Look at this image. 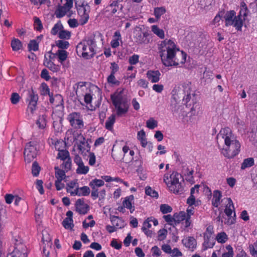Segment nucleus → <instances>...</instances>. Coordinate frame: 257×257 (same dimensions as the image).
<instances>
[{"label": "nucleus", "mask_w": 257, "mask_h": 257, "mask_svg": "<svg viewBox=\"0 0 257 257\" xmlns=\"http://www.w3.org/2000/svg\"><path fill=\"white\" fill-rule=\"evenodd\" d=\"M173 100L171 106L173 111L178 112L181 109L182 105L186 107L192 106L191 112L195 114L198 105L196 103L195 93L192 89L191 82L186 81L176 87L173 91Z\"/></svg>", "instance_id": "nucleus-1"}, {"label": "nucleus", "mask_w": 257, "mask_h": 257, "mask_svg": "<svg viewBox=\"0 0 257 257\" xmlns=\"http://www.w3.org/2000/svg\"><path fill=\"white\" fill-rule=\"evenodd\" d=\"M216 139L220 153L224 157L233 159L239 153L241 144L230 128H221Z\"/></svg>", "instance_id": "nucleus-2"}, {"label": "nucleus", "mask_w": 257, "mask_h": 257, "mask_svg": "<svg viewBox=\"0 0 257 257\" xmlns=\"http://www.w3.org/2000/svg\"><path fill=\"white\" fill-rule=\"evenodd\" d=\"M160 56L163 64L166 66L169 65V61L171 60L175 52L179 49L176 47L174 42L171 40L165 39L159 45Z\"/></svg>", "instance_id": "nucleus-3"}, {"label": "nucleus", "mask_w": 257, "mask_h": 257, "mask_svg": "<svg viewBox=\"0 0 257 257\" xmlns=\"http://www.w3.org/2000/svg\"><path fill=\"white\" fill-rule=\"evenodd\" d=\"M95 36H90L87 40L78 44L76 47L77 52L81 53L82 56L86 59L92 57L95 54L94 48L96 46Z\"/></svg>", "instance_id": "nucleus-4"}, {"label": "nucleus", "mask_w": 257, "mask_h": 257, "mask_svg": "<svg viewBox=\"0 0 257 257\" xmlns=\"http://www.w3.org/2000/svg\"><path fill=\"white\" fill-rule=\"evenodd\" d=\"M111 99L116 109L117 115L121 116L127 112L129 103L126 95L123 94L122 91L112 94Z\"/></svg>", "instance_id": "nucleus-5"}, {"label": "nucleus", "mask_w": 257, "mask_h": 257, "mask_svg": "<svg viewBox=\"0 0 257 257\" xmlns=\"http://www.w3.org/2000/svg\"><path fill=\"white\" fill-rule=\"evenodd\" d=\"M236 13L234 11L226 12L224 16L225 22V26H233L238 31H241L243 25V20L240 18V16H235Z\"/></svg>", "instance_id": "nucleus-6"}, {"label": "nucleus", "mask_w": 257, "mask_h": 257, "mask_svg": "<svg viewBox=\"0 0 257 257\" xmlns=\"http://www.w3.org/2000/svg\"><path fill=\"white\" fill-rule=\"evenodd\" d=\"M75 6L77 9L78 14L80 17V21L81 24H85L89 19V6L84 2L79 3L78 1H76L75 3Z\"/></svg>", "instance_id": "nucleus-7"}, {"label": "nucleus", "mask_w": 257, "mask_h": 257, "mask_svg": "<svg viewBox=\"0 0 257 257\" xmlns=\"http://www.w3.org/2000/svg\"><path fill=\"white\" fill-rule=\"evenodd\" d=\"M65 3L63 6L59 4L57 9L55 11V15L57 18H61L68 14V16L70 17L72 15L71 11L73 7V0H64Z\"/></svg>", "instance_id": "nucleus-8"}, {"label": "nucleus", "mask_w": 257, "mask_h": 257, "mask_svg": "<svg viewBox=\"0 0 257 257\" xmlns=\"http://www.w3.org/2000/svg\"><path fill=\"white\" fill-rule=\"evenodd\" d=\"M28 250L26 246L20 240L16 239L15 248L7 257H27Z\"/></svg>", "instance_id": "nucleus-9"}, {"label": "nucleus", "mask_w": 257, "mask_h": 257, "mask_svg": "<svg viewBox=\"0 0 257 257\" xmlns=\"http://www.w3.org/2000/svg\"><path fill=\"white\" fill-rule=\"evenodd\" d=\"M25 161L27 163L31 162L37 155V147L34 143H28L24 152Z\"/></svg>", "instance_id": "nucleus-10"}, {"label": "nucleus", "mask_w": 257, "mask_h": 257, "mask_svg": "<svg viewBox=\"0 0 257 257\" xmlns=\"http://www.w3.org/2000/svg\"><path fill=\"white\" fill-rule=\"evenodd\" d=\"M67 119L71 125L75 129H81L84 127L83 121L79 113L74 112L69 114Z\"/></svg>", "instance_id": "nucleus-11"}, {"label": "nucleus", "mask_w": 257, "mask_h": 257, "mask_svg": "<svg viewBox=\"0 0 257 257\" xmlns=\"http://www.w3.org/2000/svg\"><path fill=\"white\" fill-rule=\"evenodd\" d=\"M27 100L29 101L27 112L28 114L30 115L33 114L34 110L36 109L38 100V95L35 94L32 88L29 90V97Z\"/></svg>", "instance_id": "nucleus-12"}, {"label": "nucleus", "mask_w": 257, "mask_h": 257, "mask_svg": "<svg viewBox=\"0 0 257 257\" xmlns=\"http://www.w3.org/2000/svg\"><path fill=\"white\" fill-rule=\"evenodd\" d=\"M228 204L224 209V213L227 216L228 219L225 223L231 225L234 223L235 221V213L234 212L233 216H232V211L234 209L233 203L230 198H227Z\"/></svg>", "instance_id": "nucleus-13"}, {"label": "nucleus", "mask_w": 257, "mask_h": 257, "mask_svg": "<svg viewBox=\"0 0 257 257\" xmlns=\"http://www.w3.org/2000/svg\"><path fill=\"white\" fill-rule=\"evenodd\" d=\"M186 54L183 51L180 52H175L174 54V56H172V58L169 61L170 63L168 65L165 66H178L179 64H183L186 61Z\"/></svg>", "instance_id": "nucleus-14"}, {"label": "nucleus", "mask_w": 257, "mask_h": 257, "mask_svg": "<svg viewBox=\"0 0 257 257\" xmlns=\"http://www.w3.org/2000/svg\"><path fill=\"white\" fill-rule=\"evenodd\" d=\"M135 34V41L137 44H143L149 43V40L148 38L149 33L148 32H143L141 30H139L136 31Z\"/></svg>", "instance_id": "nucleus-15"}, {"label": "nucleus", "mask_w": 257, "mask_h": 257, "mask_svg": "<svg viewBox=\"0 0 257 257\" xmlns=\"http://www.w3.org/2000/svg\"><path fill=\"white\" fill-rule=\"evenodd\" d=\"M76 209L80 214H85L89 210V206L85 204L83 199H78L75 203Z\"/></svg>", "instance_id": "nucleus-16"}, {"label": "nucleus", "mask_w": 257, "mask_h": 257, "mask_svg": "<svg viewBox=\"0 0 257 257\" xmlns=\"http://www.w3.org/2000/svg\"><path fill=\"white\" fill-rule=\"evenodd\" d=\"M67 192L70 193L71 195L87 196L89 194L90 190L88 187L83 186L80 188L77 187L74 191H71L67 188Z\"/></svg>", "instance_id": "nucleus-17"}, {"label": "nucleus", "mask_w": 257, "mask_h": 257, "mask_svg": "<svg viewBox=\"0 0 257 257\" xmlns=\"http://www.w3.org/2000/svg\"><path fill=\"white\" fill-rule=\"evenodd\" d=\"M183 182H180L174 185L168 184L170 191L175 194H181L184 192Z\"/></svg>", "instance_id": "nucleus-18"}, {"label": "nucleus", "mask_w": 257, "mask_h": 257, "mask_svg": "<svg viewBox=\"0 0 257 257\" xmlns=\"http://www.w3.org/2000/svg\"><path fill=\"white\" fill-rule=\"evenodd\" d=\"M160 72L158 70H149L147 73L148 78L152 82L156 83L159 81Z\"/></svg>", "instance_id": "nucleus-19"}, {"label": "nucleus", "mask_w": 257, "mask_h": 257, "mask_svg": "<svg viewBox=\"0 0 257 257\" xmlns=\"http://www.w3.org/2000/svg\"><path fill=\"white\" fill-rule=\"evenodd\" d=\"M222 197V193L221 191L215 190L213 191V198L212 199V204L215 207H218L221 203V198Z\"/></svg>", "instance_id": "nucleus-20"}, {"label": "nucleus", "mask_w": 257, "mask_h": 257, "mask_svg": "<svg viewBox=\"0 0 257 257\" xmlns=\"http://www.w3.org/2000/svg\"><path fill=\"white\" fill-rule=\"evenodd\" d=\"M170 183L169 185H174L180 182H183L182 175L176 172H173L170 176Z\"/></svg>", "instance_id": "nucleus-21"}, {"label": "nucleus", "mask_w": 257, "mask_h": 257, "mask_svg": "<svg viewBox=\"0 0 257 257\" xmlns=\"http://www.w3.org/2000/svg\"><path fill=\"white\" fill-rule=\"evenodd\" d=\"M182 243L187 248L194 249L196 246V241L193 237H188L182 240Z\"/></svg>", "instance_id": "nucleus-22"}, {"label": "nucleus", "mask_w": 257, "mask_h": 257, "mask_svg": "<svg viewBox=\"0 0 257 257\" xmlns=\"http://www.w3.org/2000/svg\"><path fill=\"white\" fill-rule=\"evenodd\" d=\"M110 220L112 225L116 228H121L124 226V221L117 216H113L110 217Z\"/></svg>", "instance_id": "nucleus-23"}, {"label": "nucleus", "mask_w": 257, "mask_h": 257, "mask_svg": "<svg viewBox=\"0 0 257 257\" xmlns=\"http://www.w3.org/2000/svg\"><path fill=\"white\" fill-rule=\"evenodd\" d=\"M75 140L78 144V149L83 152L85 150V148L83 146L86 143L85 139L81 134H77V138H75Z\"/></svg>", "instance_id": "nucleus-24"}, {"label": "nucleus", "mask_w": 257, "mask_h": 257, "mask_svg": "<svg viewBox=\"0 0 257 257\" xmlns=\"http://www.w3.org/2000/svg\"><path fill=\"white\" fill-rule=\"evenodd\" d=\"M134 197L133 195L127 196L125 198L124 200L122 202L123 206L130 209L131 212L132 213L135 209L134 207H133L132 201L134 200Z\"/></svg>", "instance_id": "nucleus-25"}, {"label": "nucleus", "mask_w": 257, "mask_h": 257, "mask_svg": "<svg viewBox=\"0 0 257 257\" xmlns=\"http://www.w3.org/2000/svg\"><path fill=\"white\" fill-rule=\"evenodd\" d=\"M115 116L114 114H111L106 120L105 122V128L111 131L113 129V125L115 122Z\"/></svg>", "instance_id": "nucleus-26"}, {"label": "nucleus", "mask_w": 257, "mask_h": 257, "mask_svg": "<svg viewBox=\"0 0 257 257\" xmlns=\"http://www.w3.org/2000/svg\"><path fill=\"white\" fill-rule=\"evenodd\" d=\"M49 100L50 102L56 106H59L62 101V98L61 95L56 94L54 96H50V94H49Z\"/></svg>", "instance_id": "nucleus-27"}, {"label": "nucleus", "mask_w": 257, "mask_h": 257, "mask_svg": "<svg viewBox=\"0 0 257 257\" xmlns=\"http://www.w3.org/2000/svg\"><path fill=\"white\" fill-rule=\"evenodd\" d=\"M254 164V160L252 158H248L243 160L241 166V169L244 170L253 166Z\"/></svg>", "instance_id": "nucleus-28"}, {"label": "nucleus", "mask_w": 257, "mask_h": 257, "mask_svg": "<svg viewBox=\"0 0 257 257\" xmlns=\"http://www.w3.org/2000/svg\"><path fill=\"white\" fill-rule=\"evenodd\" d=\"M52 144L54 145L55 149L58 152L64 150L66 146V143L61 139L58 140L55 142H52Z\"/></svg>", "instance_id": "nucleus-29"}, {"label": "nucleus", "mask_w": 257, "mask_h": 257, "mask_svg": "<svg viewBox=\"0 0 257 257\" xmlns=\"http://www.w3.org/2000/svg\"><path fill=\"white\" fill-rule=\"evenodd\" d=\"M47 116L45 115H43L42 116H40L39 119L37 121V124L38 125L39 127L40 128H44L47 125Z\"/></svg>", "instance_id": "nucleus-30"}, {"label": "nucleus", "mask_w": 257, "mask_h": 257, "mask_svg": "<svg viewBox=\"0 0 257 257\" xmlns=\"http://www.w3.org/2000/svg\"><path fill=\"white\" fill-rule=\"evenodd\" d=\"M152 31L160 38H164L165 35L164 31L160 29L157 25L152 26Z\"/></svg>", "instance_id": "nucleus-31"}, {"label": "nucleus", "mask_w": 257, "mask_h": 257, "mask_svg": "<svg viewBox=\"0 0 257 257\" xmlns=\"http://www.w3.org/2000/svg\"><path fill=\"white\" fill-rule=\"evenodd\" d=\"M57 158L63 161L66 160L67 159H68V158H71L68 151H67L66 149H64L63 150L60 151V152H58Z\"/></svg>", "instance_id": "nucleus-32"}, {"label": "nucleus", "mask_w": 257, "mask_h": 257, "mask_svg": "<svg viewBox=\"0 0 257 257\" xmlns=\"http://www.w3.org/2000/svg\"><path fill=\"white\" fill-rule=\"evenodd\" d=\"M186 217V213L185 212L181 211L179 213L174 214V222L179 223L183 221Z\"/></svg>", "instance_id": "nucleus-33"}, {"label": "nucleus", "mask_w": 257, "mask_h": 257, "mask_svg": "<svg viewBox=\"0 0 257 257\" xmlns=\"http://www.w3.org/2000/svg\"><path fill=\"white\" fill-rule=\"evenodd\" d=\"M115 39L113 40L111 42V46L112 48H115L119 46V40L121 39V35L119 31L115 32L114 34Z\"/></svg>", "instance_id": "nucleus-34"}, {"label": "nucleus", "mask_w": 257, "mask_h": 257, "mask_svg": "<svg viewBox=\"0 0 257 257\" xmlns=\"http://www.w3.org/2000/svg\"><path fill=\"white\" fill-rule=\"evenodd\" d=\"M55 177L57 180H62L65 176V172L64 170H61L58 167H55Z\"/></svg>", "instance_id": "nucleus-35"}, {"label": "nucleus", "mask_w": 257, "mask_h": 257, "mask_svg": "<svg viewBox=\"0 0 257 257\" xmlns=\"http://www.w3.org/2000/svg\"><path fill=\"white\" fill-rule=\"evenodd\" d=\"M89 167L85 166L84 163L78 166L76 171L78 174H86L89 171Z\"/></svg>", "instance_id": "nucleus-36"}, {"label": "nucleus", "mask_w": 257, "mask_h": 257, "mask_svg": "<svg viewBox=\"0 0 257 257\" xmlns=\"http://www.w3.org/2000/svg\"><path fill=\"white\" fill-rule=\"evenodd\" d=\"M11 46L14 51H18L22 49V44L21 42L18 39H14L11 43Z\"/></svg>", "instance_id": "nucleus-37"}, {"label": "nucleus", "mask_w": 257, "mask_h": 257, "mask_svg": "<svg viewBox=\"0 0 257 257\" xmlns=\"http://www.w3.org/2000/svg\"><path fill=\"white\" fill-rule=\"evenodd\" d=\"M118 5H117V2H112L107 7V11H110L112 15L115 14L117 11Z\"/></svg>", "instance_id": "nucleus-38"}, {"label": "nucleus", "mask_w": 257, "mask_h": 257, "mask_svg": "<svg viewBox=\"0 0 257 257\" xmlns=\"http://www.w3.org/2000/svg\"><path fill=\"white\" fill-rule=\"evenodd\" d=\"M62 224L66 229H72L74 226L73 219L70 218H65L62 222Z\"/></svg>", "instance_id": "nucleus-39"}, {"label": "nucleus", "mask_w": 257, "mask_h": 257, "mask_svg": "<svg viewBox=\"0 0 257 257\" xmlns=\"http://www.w3.org/2000/svg\"><path fill=\"white\" fill-rule=\"evenodd\" d=\"M166 12V10L164 7H157L154 9V15L157 19H159Z\"/></svg>", "instance_id": "nucleus-40"}, {"label": "nucleus", "mask_w": 257, "mask_h": 257, "mask_svg": "<svg viewBox=\"0 0 257 257\" xmlns=\"http://www.w3.org/2000/svg\"><path fill=\"white\" fill-rule=\"evenodd\" d=\"M63 162L61 165L62 168L66 171V172H68L71 169L72 167V161L71 158H68L66 160H63Z\"/></svg>", "instance_id": "nucleus-41"}, {"label": "nucleus", "mask_w": 257, "mask_h": 257, "mask_svg": "<svg viewBox=\"0 0 257 257\" xmlns=\"http://www.w3.org/2000/svg\"><path fill=\"white\" fill-rule=\"evenodd\" d=\"M145 193L146 195L150 196L152 197L158 198L159 196L158 192L152 189V188L150 186L146 187Z\"/></svg>", "instance_id": "nucleus-42"}, {"label": "nucleus", "mask_w": 257, "mask_h": 257, "mask_svg": "<svg viewBox=\"0 0 257 257\" xmlns=\"http://www.w3.org/2000/svg\"><path fill=\"white\" fill-rule=\"evenodd\" d=\"M41 168L36 162L33 163L32 167V173L34 177H37L39 175Z\"/></svg>", "instance_id": "nucleus-43"}, {"label": "nucleus", "mask_w": 257, "mask_h": 257, "mask_svg": "<svg viewBox=\"0 0 257 257\" xmlns=\"http://www.w3.org/2000/svg\"><path fill=\"white\" fill-rule=\"evenodd\" d=\"M215 238L214 237L204 238V245L207 248H212L215 244Z\"/></svg>", "instance_id": "nucleus-44"}, {"label": "nucleus", "mask_w": 257, "mask_h": 257, "mask_svg": "<svg viewBox=\"0 0 257 257\" xmlns=\"http://www.w3.org/2000/svg\"><path fill=\"white\" fill-rule=\"evenodd\" d=\"M215 239L217 240L218 242L223 243L227 240V236L225 232H220L217 235Z\"/></svg>", "instance_id": "nucleus-45"}, {"label": "nucleus", "mask_w": 257, "mask_h": 257, "mask_svg": "<svg viewBox=\"0 0 257 257\" xmlns=\"http://www.w3.org/2000/svg\"><path fill=\"white\" fill-rule=\"evenodd\" d=\"M63 26L60 22H58L55 25L54 27L51 30V33L53 35H56L60 32V31L63 29Z\"/></svg>", "instance_id": "nucleus-46"}, {"label": "nucleus", "mask_w": 257, "mask_h": 257, "mask_svg": "<svg viewBox=\"0 0 257 257\" xmlns=\"http://www.w3.org/2000/svg\"><path fill=\"white\" fill-rule=\"evenodd\" d=\"M57 54L60 61L62 63L65 61L67 58V52L65 50H59Z\"/></svg>", "instance_id": "nucleus-47"}, {"label": "nucleus", "mask_w": 257, "mask_h": 257, "mask_svg": "<svg viewBox=\"0 0 257 257\" xmlns=\"http://www.w3.org/2000/svg\"><path fill=\"white\" fill-rule=\"evenodd\" d=\"M147 127L150 129H154L157 126L158 122L153 118L151 117L146 122Z\"/></svg>", "instance_id": "nucleus-48"}, {"label": "nucleus", "mask_w": 257, "mask_h": 257, "mask_svg": "<svg viewBox=\"0 0 257 257\" xmlns=\"http://www.w3.org/2000/svg\"><path fill=\"white\" fill-rule=\"evenodd\" d=\"M250 253L254 257H257V241L249 245Z\"/></svg>", "instance_id": "nucleus-49"}, {"label": "nucleus", "mask_w": 257, "mask_h": 257, "mask_svg": "<svg viewBox=\"0 0 257 257\" xmlns=\"http://www.w3.org/2000/svg\"><path fill=\"white\" fill-rule=\"evenodd\" d=\"M56 44L60 49H67L69 45L68 41L64 40H58L56 41Z\"/></svg>", "instance_id": "nucleus-50"}, {"label": "nucleus", "mask_w": 257, "mask_h": 257, "mask_svg": "<svg viewBox=\"0 0 257 257\" xmlns=\"http://www.w3.org/2000/svg\"><path fill=\"white\" fill-rule=\"evenodd\" d=\"M39 90L42 95H47L48 94V86L46 83L43 82L41 84Z\"/></svg>", "instance_id": "nucleus-51"}, {"label": "nucleus", "mask_w": 257, "mask_h": 257, "mask_svg": "<svg viewBox=\"0 0 257 257\" xmlns=\"http://www.w3.org/2000/svg\"><path fill=\"white\" fill-rule=\"evenodd\" d=\"M107 82L108 83L112 84L114 85L118 86L120 84L119 81L117 80L114 76V74H110L107 78Z\"/></svg>", "instance_id": "nucleus-52"}, {"label": "nucleus", "mask_w": 257, "mask_h": 257, "mask_svg": "<svg viewBox=\"0 0 257 257\" xmlns=\"http://www.w3.org/2000/svg\"><path fill=\"white\" fill-rule=\"evenodd\" d=\"M104 184V182L102 180L99 179H94L89 183L90 186H94L96 187H101L103 186Z\"/></svg>", "instance_id": "nucleus-53"}, {"label": "nucleus", "mask_w": 257, "mask_h": 257, "mask_svg": "<svg viewBox=\"0 0 257 257\" xmlns=\"http://www.w3.org/2000/svg\"><path fill=\"white\" fill-rule=\"evenodd\" d=\"M241 8L240 11L239 16L240 18H241V16L242 15L244 17H246L247 15L248 10L246 7V4L244 3H242L241 4Z\"/></svg>", "instance_id": "nucleus-54"}, {"label": "nucleus", "mask_w": 257, "mask_h": 257, "mask_svg": "<svg viewBox=\"0 0 257 257\" xmlns=\"http://www.w3.org/2000/svg\"><path fill=\"white\" fill-rule=\"evenodd\" d=\"M213 227L212 226H209L204 233V238L214 237L213 236Z\"/></svg>", "instance_id": "nucleus-55"}, {"label": "nucleus", "mask_w": 257, "mask_h": 257, "mask_svg": "<svg viewBox=\"0 0 257 257\" xmlns=\"http://www.w3.org/2000/svg\"><path fill=\"white\" fill-rule=\"evenodd\" d=\"M70 32L67 31L62 30L59 33V37L61 39H69L70 37Z\"/></svg>", "instance_id": "nucleus-56"}, {"label": "nucleus", "mask_w": 257, "mask_h": 257, "mask_svg": "<svg viewBox=\"0 0 257 257\" xmlns=\"http://www.w3.org/2000/svg\"><path fill=\"white\" fill-rule=\"evenodd\" d=\"M160 210L163 214H166L171 212L172 210L171 207L167 204H161L160 206Z\"/></svg>", "instance_id": "nucleus-57"}, {"label": "nucleus", "mask_w": 257, "mask_h": 257, "mask_svg": "<svg viewBox=\"0 0 257 257\" xmlns=\"http://www.w3.org/2000/svg\"><path fill=\"white\" fill-rule=\"evenodd\" d=\"M34 28L37 31H40L42 29L43 26L41 23V21L39 19V18L37 17L34 18Z\"/></svg>", "instance_id": "nucleus-58"}, {"label": "nucleus", "mask_w": 257, "mask_h": 257, "mask_svg": "<svg viewBox=\"0 0 257 257\" xmlns=\"http://www.w3.org/2000/svg\"><path fill=\"white\" fill-rule=\"evenodd\" d=\"M28 48L30 51H36L38 50V44L35 40H32L28 45Z\"/></svg>", "instance_id": "nucleus-59"}, {"label": "nucleus", "mask_w": 257, "mask_h": 257, "mask_svg": "<svg viewBox=\"0 0 257 257\" xmlns=\"http://www.w3.org/2000/svg\"><path fill=\"white\" fill-rule=\"evenodd\" d=\"M43 184V182L42 180H37L36 181V188L41 194H43L44 193Z\"/></svg>", "instance_id": "nucleus-60"}, {"label": "nucleus", "mask_w": 257, "mask_h": 257, "mask_svg": "<svg viewBox=\"0 0 257 257\" xmlns=\"http://www.w3.org/2000/svg\"><path fill=\"white\" fill-rule=\"evenodd\" d=\"M152 220V217L148 218L143 223V225L142 228V230L149 229L151 227L150 222Z\"/></svg>", "instance_id": "nucleus-61"}, {"label": "nucleus", "mask_w": 257, "mask_h": 257, "mask_svg": "<svg viewBox=\"0 0 257 257\" xmlns=\"http://www.w3.org/2000/svg\"><path fill=\"white\" fill-rule=\"evenodd\" d=\"M20 96L17 93H12L11 97V101L14 104L18 103L20 100Z\"/></svg>", "instance_id": "nucleus-62"}, {"label": "nucleus", "mask_w": 257, "mask_h": 257, "mask_svg": "<svg viewBox=\"0 0 257 257\" xmlns=\"http://www.w3.org/2000/svg\"><path fill=\"white\" fill-rule=\"evenodd\" d=\"M167 230L166 229H160L158 232V240H162L166 237Z\"/></svg>", "instance_id": "nucleus-63"}, {"label": "nucleus", "mask_w": 257, "mask_h": 257, "mask_svg": "<svg viewBox=\"0 0 257 257\" xmlns=\"http://www.w3.org/2000/svg\"><path fill=\"white\" fill-rule=\"evenodd\" d=\"M152 255L154 257H158L161 254V251L157 246H154L151 249Z\"/></svg>", "instance_id": "nucleus-64"}]
</instances>
